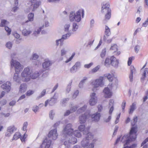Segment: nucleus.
Segmentation results:
<instances>
[{
  "instance_id": "f257e3e1",
  "label": "nucleus",
  "mask_w": 148,
  "mask_h": 148,
  "mask_svg": "<svg viewBox=\"0 0 148 148\" xmlns=\"http://www.w3.org/2000/svg\"><path fill=\"white\" fill-rule=\"evenodd\" d=\"M137 128L133 127L131 128L129 134L124 135L122 138L121 141L125 143L123 148H135L136 146V144H134L130 147L127 146L132 141H134L136 137Z\"/></svg>"
},
{
  "instance_id": "f03ea898",
  "label": "nucleus",
  "mask_w": 148,
  "mask_h": 148,
  "mask_svg": "<svg viewBox=\"0 0 148 148\" xmlns=\"http://www.w3.org/2000/svg\"><path fill=\"white\" fill-rule=\"evenodd\" d=\"M119 60L112 56L107 57L105 60L104 64L106 66H109L110 64L114 67L117 68L119 66Z\"/></svg>"
},
{
  "instance_id": "7ed1b4c3",
  "label": "nucleus",
  "mask_w": 148,
  "mask_h": 148,
  "mask_svg": "<svg viewBox=\"0 0 148 148\" xmlns=\"http://www.w3.org/2000/svg\"><path fill=\"white\" fill-rule=\"evenodd\" d=\"M84 14V10H80L75 13L73 12L71 13L69 16V19L71 21L74 20L77 22H79L81 19V15L83 18Z\"/></svg>"
},
{
  "instance_id": "20e7f679",
  "label": "nucleus",
  "mask_w": 148,
  "mask_h": 148,
  "mask_svg": "<svg viewBox=\"0 0 148 148\" xmlns=\"http://www.w3.org/2000/svg\"><path fill=\"white\" fill-rule=\"evenodd\" d=\"M103 77H100L98 79L91 81L90 85L93 87L92 89L93 91H96L99 87H102L103 86Z\"/></svg>"
},
{
  "instance_id": "39448f33",
  "label": "nucleus",
  "mask_w": 148,
  "mask_h": 148,
  "mask_svg": "<svg viewBox=\"0 0 148 148\" xmlns=\"http://www.w3.org/2000/svg\"><path fill=\"white\" fill-rule=\"evenodd\" d=\"M40 1L38 0H31L28 3V7L27 9L28 12L35 11L40 5Z\"/></svg>"
},
{
  "instance_id": "423d86ee",
  "label": "nucleus",
  "mask_w": 148,
  "mask_h": 148,
  "mask_svg": "<svg viewBox=\"0 0 148 148\" xmlns=\"http://www.w3.org/2000/svg\"><path fill=\"white\" fill-rule=\"evenodd\" d=\"M31 72L29 68H25L21 74L22 80L26 82L29 81L31 78Z\"/></svg>"
},
{
  "instance_id": "0eeeda50",
  "label": "nucleus",
  "mask_w": 148,
  "mask_h": 148,
  "mask_svg": "<svg viewBox=\"0 0 148 148\" xmlns=\"http://www.w3.org/2000/svg\"><path fill=\"white\" fill-rule=\"evenodd\" d=\"M11 64V66L14 67L16 73H19L23 68V66L21 65L18 62L13 59L12 60Z\"/></svg>"
},
{
  "instance_id": "6e6552de",
  "label": "nucleus",
  "mask_w": 148,
  "mask_h": 148,
  "mask_svg": "<svg viewBox=\"0 0 148 148\" xmlns=\"http://www.w3.org/2000/svg\"><path fill=\"white\" fill-rule=\"evenodd\" d=\"M72 125L71 124H68L66 125L63 129V134L66 136L72 135L73 132V130L72 128Z\"/></svg>"
},
{
  "instance_id": "1a4fd4ad",
  "label": "nucleus",
  "mask_w": 148,
  "mask_h": 148,
  "mask_svg": "<svg viewBox=\"0 0 148 148\" xmlns=\"http://www.w3.org/2000/svg\"><path fill=\"white\" fill-rule=\"evenodd\" d=\"M12 84L10 81H7L4 83L1 86V87L6 92L8 93L11 90V89Z\"/></svg>"
},
{
  "instance_id": "9d476101",
  "label": "nucleus",
  "mask_w": 148,
  "mask_h": 148,
  "mask_svg": "<svg viewBox=\"0 0 148 148\" xmlns=\"http://www.w3.org/2000/svg\"><path fill=\"white\" fill-rule=\"evenodd\" d=\"M90 99L89 101V104L91 106L95 105L97 103V98L95 92L92 93L90 95Z\"/></svg>"
},
{
  "instance_id": "9b49d317",
  "label": "nucleus",
  "mask_w": 148,
  "mask_h": 148,
  "mask_svg": "<svg viewBox=\"0 0 148 148\" xmlns=\"http://www.w3.org/2000/svg\"><path fill=\"white\" fill-rule=\"evenodd\" d=\"M90 116L89 112H86L84 114L82 115L79 117V122L81 124H83L85 123L86 119L89 118Z\"/></svg>"
},
{
  "instance_id": "f8f14e48",
  "label": "nucleus",
  "mask_w": 148,
  "mask_h": 148,
  "mask_svg": "<svg viewBox=\"0 0 148 148\" xmlns=\"http://www.w3.org/2000/svg\"><path fill=\"white\" fill-rule=\"evenodd\" d=\"M48 136L49 138L52 139L54 140L56 139L58 136L56 129L55 128L54 130H51L49 132Z\"/></svg>"
},
{
  "instance_id": "ddd939ff",
  "label": "nucleus",
  "mask_w": 148,
  "mask_h": 148,
  "mask_svg": "<svg viewBox=\"0 0 148 148\" xmlns=\"http://www.w3.org/2000/svg\"><path fill=\"white\" fill-rule=\"evenodd\" d=\"M103 92L104 97L105 98H110L112 95L111 90L108 87L105 88L103 90Z\"/></svg>"
},
{
  "instance_id": "4468645a",
  "label": "nucleus",
  "mask_w": 148,
  "mask_h": 148,
  "mask_svg": "<svg viewBox=\"0 0 148 148\" xmlns=\"http://www.w3.org/2000/svg\"><path fill=\"white\" fill-rule=\"evenodd\" d=\"M57 97H56L54 95L53 97L51 98L50 100L48 99L45 101V106L46 107L48 103L50 106H52L56 102Z\"/></svg>"
},
{
  "instance_id": "2eb2a0df",
  "label": "nucleus",
  "mask_w": 148,
  "mask_h": 148,
  "mask_svg": "<svg viewBox=\"0 0 148 148\" xmlns=\"http://www.w3.org/2000/svg\"><path fill=\"white\" fill-rule=\"evenodd\" d=\"M110 5L108 3L103 4L102 6L101 11L103 13H111V10L109 8Z\"/></svg>"
},
{
  "instance_id": "dca6fc26",
  "label": "nucleus",
  "mask_w": 148,
  "mask_h": 148,
  "mask_svg": "<svg viewBox=\"0 0 148 148\" xmlns=\"http://www.w3.org/2000/svg\"><path fill=\"white\" fill-rule=\"evenodd\" d=\"M140 71L142 75L141 80V81H143L145 78L148 76V68L141 69Z\"/></svg>"
},
{
  "instance_id": "f3484780",
  "label": "nucleus",
  "mask_w": 148,
  "mask_h": 148,
  "mask_svg": "<svg viewBox=\"0 0 148 148\" xmlns=\"http://www.w3.org/2000/svg\"><path fill=\"white\" fill-rule=\"evenodd\" d=\"M52 63L51 61L48 59H46L45 62L42 63V67L43 69L46 70L49 69V67L51 65Z\"/></svg>"
},
{
  "instance_id": "a211bd4d",
  "label": "nucleus",
  "mask_w": 148,
  "mask_h": 148,
  "mask_svg": "<svg viewBox=\"0 0 148 148\" xmlns=\"http://www.w3.org/2000/svg\"><path fill=\"white\" fill-rule=\"evenodd\" d=\"M32 32V30L30 28H25L22 31V34L24 36L28 37Z\"/></svg>"
},
{
  "instance_id": "6ab92c4d",
  "label": "nucleus",
  "mask_w": 148,
  "mask_h": 148,
  "mask_svg": "<svg viewBox=\"0 0 148 148\" xmlns=\"http://www.w3.org/2000/svg\"><path fill=\"white\" fill-rule=\"evenodd\" d=\"M130 73L129 75L130 81L132 82L133 81V74L136 73V71L134 67L133 66H131L130 67Z\"/></svg>"
},
{
  "instance_id": "aec40b11",
  "label": "nucleus",
  "mask_w": 148,
  "mask_h": 148,
  "mask_svg": "<svg viewBox=\"0 0 148 148\" xmlns=\"http://www.w3.org/2000/svg\"><path fill=\"white\" fill-rule=\"evenodd\" d=\"M15 128L14 126L9 127L7 130V132L5 134V136L7 137L10 136L11 134L13 132Z\"/></svg>"
},
{
  "instance_id": "412c9836",
  "label": "nucleus",
  "mask_w": 148,
  "mask_h": 148,
  "mask_svg": "<svg viewBox=\"0 0 148 148\" xmlns=\"http://www.w3.org/2000/svg\"><path fill=\"white\" fill-rule=\"evenodd\" d=\"M90 116L93 121H97L99 120L101 115L99 113L97 112L91 115L90 114Z\"/></svg>"
},
{
  "instance_id": "4be33fe9",
  "label": "nucleus",
  "mask_w": 148,
  "mask_h": 148,
  "mask_svg": "<svg viewBox=\"0 0 148 148\" xmlns=\"http://www.w3.org/2000/svg\"><path fill=\"white\" fill-rule=\"evenodd\" d=\"M78 128L80 131L84 132V134L85 132L87 133L88 132V129L87 128H86L85 126L84 125H80L79 126Z\"/></svg>"
},
{
  "instance_id": "5701e85b",
  "label": "nucleus",
  "mask_w": 148,
  "mask_h": 148,
  "mask_svg": "<svg viewBox=\"0 0 148 148\" xmlns=\"http://www.w3.org/2000/svg\"><path fill=\"white\" fill-rule=\"evenodd\" d=\"M51 143V141L50 140H48L47 138L44 140L42 145H45V148H48L50 145Z\"/></svg>"
},
{
  "instance_id": "b1692460",
  "label": "nucleus",
  "mask_w": 148,
  "mask_h": 148,
  "mask_svg": "<svg viewBox=\"0 0 148 148\" xmlns=\"http://www.w3.org/2000/svg\"><path fill=\"white\" fill-rule=\"evenodd\" d=\"M18 73L16 72L13 76V80L18 83L20 81V78L19 76Z\"/></svg>"
},
{
  "instance_id": "393cba45",
  "label": "nucleus",
  "mask_w": 148,
  "mask_h": 148,
  "mask_svg": "<svg viewBox=\"0 0 148 148\" xmlns=\"http://www.w3.org/2000/svg\"><path fill=\"white\" fill-rule=\"evenodd\" d=\"M86 135L85 137L84 138H86L87 140L90 142V141L92 140L93 138V135L90 132H88Z\"/></svg>"
},
{
  "instance_id": "a878e982",
  "label": "nucleus",
  "mask_w": 148,
  "mask_h": 148,
  "mask_svg": "<svg viewBox=\"0 0 148 148\" xmlns=\"http://www.w3.org/2000/svg\"><path fill=\"white\" fill-rule=\"evenodd\" d=\"M114 103V101L112 99H111L110 100L109 105V107L111 106L110 108L109 111V114H111L113 110V104Z\"/></svg>"
},
{
  "instance_id": "bb28decb",
  "label": "nucleus",
  "mask_w": 148,
  "mask_h": 148,
  "mask_svg": "<svg viewBox=\"0 0 148 148\" xmlns=\"http://www.w3.org/2000/svg\"><path fill=\"white\" fill-rule=\"evenodd\" d=\"M26 85L24 84H22L20 87L19 91L21 93H24L26 91Z\"/></svg>"
},
{
  "instance_id": "cd10ccee",
  "label": "nucleus",
  "mask_w": 148,
  "mask_h": 148,
  "mask_svg": "<svg viewBox=\"0 0 148 148\" xmlns=\"http://www.w3.org/2000/svg\"><path fill=\"white\" fill-rule=\"evenodd\" d=\"M111 17V13H106L105 16V18L103 21V22L104 23H106L107 21Z\"/></svg>"
},
{
  "instance_id": "c85d7f7f",
  "label": "nucleus",
  "mask_w": 148,
  "mask_h": 148,
  "mask_svg": "<svg viewBox=\"0 0 148 148\" xmlns=\"http://www.w3.org/2000/svg\"><path fill=\"white\" fill-rule=\"evenodd\" d=\"M136 103L134 102L132 103V104L130 106V109L129 113L132 114L133 112L136 109Z\"/></svg>"
},
{
  "instance_id": "c756f323",
  "label": "nucleus",
  "mask_w": 148,
  "mask_h": 148,
  "mask_svg": "<svg viewBox=\"0 0 148 148\" xmlns=\"http://www.w3.org/2000/svg\"><path fill=\"white\" fill-rule=\"evenodd\" d=\"M89 142L86 138H84L81 142L82 146L84 147H86L88 145V143Z\"/></svg>"
},
{
  "instance_id": "7c9ffc66",
  "label": "nucleus",
  "mask_w": 148,
  "mask_h": 148,
  "mask_svg": "<svg viewBox=\"0 0 148 148\" xmlns=\"http://www.w3.org/2000/svg\"><path fill=\"white\" fill-rule=\"evenodd\" d=\"M105 76L107 77L110 81L112 82L113 81L114 78V75L113 73H108L106 74Z\"/></svg>"
},
{
  "instance_id": "2f4dec72",
  "label": "nucleus",
  "mask_w": 148,
  "mask_h": 148,
  "mask_svg": "<svg viewBox=\"0 0 148 148\" xmlns=\"http://www.w3.org/2000/svg\"><path fill=\"white\" fill-rule=\"evenodd\" d=\"M105 28V35L107 36H110L111 34V32L110 28L106 25Z\"/></svg>"
},
{
  "instance_id": "473e14b6",
  "label": "nucleus",
  "mask_w": 148,
  "mask_h": 148,
  "mask_svg": "<svg viewBox=\"0 0 148 148\" xmlns=\"http://www.w3.org/2000/svg\"><path fill=\"white\" fill-rule=\"evenodd\" d=\"M109 36H107L106 35L104 36L103 37V40L105 42L108 43H110L112 41V39L109 38Z\"/></svg>"
},
{
  "instance_id": "72a5a7b5",
  "label": "nucleus",
  "mask_w": 148,
  "mask_h": 148,
  "mask_svg": "<svg viewBox=\"0 0 148 148\" xmlns=\"http://www.w3.org/2000/svg\"><path fill=\"white\" fill-rule=\"evenodd\" d=\"M86 108L87 106L86 105H84L83 107L77 110V112L79 114L82 113L85 111L86 109Z\"/></svg>"
},
{
  "instance_id": "f704fd0d",
  "label": "nucleus",
  "mask_w": 148,
  "mask_h": 148,
  "mask_svg": "<svg viewBox=\"0 0 148 148\" xmlns=\"http://www.w3.org/2000/svg\"><path fill=\"white\" fill-rule=\"evenodd\" d=\"M9 23V22L7 21L4 19H2L1 21V22L0 25V26L1 27H5L6 25H8Z\"/></svg>"
},
{
  "instance_id": "c9c22d12",
  "label": "nucleus",
  "mask_w": 148,
  "mask_h": 148,
  "mask_svg": "<svg viewBox=\"0 0 148 148\" xmlns=\"http://www.w3.org/2000/svg\"><path fill=\"white\" fill-rule=\"evenodd\" d=\"M40 75L38 71H36L33 73L32 75V79H35L37 78Z\"/></svg>"
},
{
  "instance_id": "e433bc0d",
  "label": "nucleus",
  "mask_w": 148,
  "mask_h": 148,
  "mask_svg": "<svg viewBox=\"0 0 148 148\" xmlns=\"http://www.w3.org/2000/svg\"><path fill=\"white\" fill-rule=\"evenodd\" d=\"M106 54V49L105 48H104L102 49L101 52L100 54V56L102 58H103Z\"/></svg>"
},
{
  "instance_id": "4c0bfd02",
  "label": "nucleus",
  "mask_w": 148,
  "mask_h": 148,
  "mask_svg": "<svg viewBox=\"0 0 148 148\" xmlns=\"http://www.w3.org/2000/svg\"><path fill=\"white\" fill-rule=\"evenodd\" d=\"M74 135L77 137L79 138L81 137L82 135L81 132L78 130H75L73 131Z\"/></svg>"
},
{
  "instance_id": "58836bf2",
  "label": "nucleus",
  "mask_w": 148,
  "mask_h": 148,
  "mask_svg": "<svg viewBox=\"0 0 148 148\" xmlns=\"http://www.w3.org/2000/svg\"><path fill=\"white\" fill-rule=\"evenodd\" d=\"M42 27H40L37 30H35L33 34V35L35 36H37L39 34L40 31H41Z\"/></svg>"
},
{
  "instance_id": "ea45409f",
  "label": "nucleus",
  "mask_w": 148,
  "mask_h": 148,
  "mask_svg": "<svg viewBox=\"0 0 148 148\" xmlns=\"http://www.w3.org/2000/svg\"><path fill=\"white\" fill-rule=\"evenodd\" d=\"M46 90L45 89H44L41 92V95L38 96L36 97V99L37 100H38L42 97L44 96L45 95L46 93Z\"/></svg>"
},
{
  "instance_id": "a19ab883",
  "label": "nucleus",
  "mask_w": 148,
  "mask_h": 148,
  "mask_svg": "<svg viewBox=\"0 0 148 148\" xmlns=\"http://www.w3.org/2000/svg\"><path fill=\"white\" fill-rule=\"evenodd\" d=\"M110 50L114 51V52H116L117 50V47L116 44H112V45L110 48Z\"/></svg>"
},
{
  "instance_id": "79ce46f5",
  "label": "nucleus",
  "mask_w": 148,
  "mask_h": 148,
  "mask_svg": "<svg viewBox=\"0 0 148 148\" xmlns=\"http://www.w3.org/2000/svg\"><path fill=\"white\" fill-rule=\"evenodd\" d=\"M71 33H68L65 34L63 35L61 39H62L63 40L64 39H66L69 38L71 36Z\"/></svg>"
},
{
  "instance_id": "37998d69",
  "label": "nucleus",
  "mask_w": 148,
  "mask_h": 148,
  "mask_svg": "<svg viewBox=\"0 0 148 148\" xmlns=\"http://www.w3.org/2000/svg\"><path fill=\"white\" fill-rule=\"evenodd\" d=\"M34 17V14L31 13L28 15V20L29 21H33Z\"/></svg>"
},
{
  "instance_id": "c03bdc74",
  "label": "nucleus",
  "mask_w": 148,
  "mask_h": 148,
  "mask_svg": "<svg viewBox=\"0 0 148 148\" xmlns=\"http://www.w3.org/2000/svg\"><path fill=\"white\" fill-rule=\"evenodd\" d=\"M69 140L71 144H74L77 143V140L76 138L74 137H71L69 138Z\"/></svg>"
},
{
  "instance_id": "a18cd8bd",
  "label": "nucleus",
  "mask_w": 148,
  "mask_h": 148,
  "mask_svg": "<svg viewBox=\"0 0 148 148\" xmlns=\"http://www.w3.org/2000/svg\"><path fill=\"white\" fill-rule=\"evenodd\" d=\"M78 25L75 23H74L73 24V27L72 31L73 32L76 31L78 28Z\"/></svg>"
},
{
  "instance_id": "49530a36",
  "label": "nucleus",
  "mask_w": 148,
  "mask_h": 148,
  "mask_svg": "<svg viewBox=\"0 0 148 148\" xmlns=\"http://www.w3.org/2000/svg\"><path fill=\"white\" fill-rule=\"evenodd\" d=\"M21 135L19 132H16L14 134L13 137V138L14 140H16L18 139L20 136Z\"/></svg>"
},
{
  "instance_id": "de8ad7c7",
  "label": "nucleus",
  "mask_w": 148,
  "mask_h": 148,
  "mask_svg": "<svg viewBox=\"0 0 148 148\" xmlns=\"http://www.w3.org/2000/svg\"><path fill=\"white\" fill-rule=\"evenodd\" d=\"M70 27V24H66L64 25V30L65 32H68L69 31V28Z\"/></svg>"
},
{
  "instance_id": "09e8293b",
  "label": "nucleus",
  "mask_w": 148,
  "mask_h": 148,
  "mask_svg": "<svg viewBox=\"0 0 148 148\" xmlns=\"http://www.w3.org/2000/svg\"><path fill=\"white\" fill-rule=\"evenodd\" d=\"M79 107L78 105H75L72 107L70 110L71 112L73 113L75 112Z\"/></svg>"
},
{
  "instance_id": "8fccbe9b",
  "label": "nucleus",
  "mask_w": 148,
  "mask_h": 148,
  "mask_svg": "<svg viewBox=\"0 0 148 148\" xmlns=\"http://www.w3.org/2000/svg\"><path fill=\"white\" fill-rule=\"evenodd\" d=\"M71 143H70L69 140H66V141L64 142V145L67 147H69L71 144Z\"/></svg>"
},
{
  "instance_id": "3c124183",
  "label": "nucleus",
  "mask_w": 148,
  "mask_h": 148,
  "mask_svg": "<svg viewBox=\"0 0 148 148\" xmlns=\"http://www.w3.org/2000/svg\"><path fill=\"white\" fill-rule=\"evenodd\" d=\"M79 93V91L78 90H75L73 95V98L74 99L75 98L78 96Z\"/></svg>"
},
{
  "instance_id": "603ef678",
  "label": "nucleus",
  "mask_w": 148,
  "mask_h": 148,
  "mask_svg": "<svg viewBox=\"0 0 148 148\" xmlns=\"http://www.w3.org/2000/svg\"><path fill=\"white\" fill-rule=\"evenodd\" d=\"M63 40L62 39L57 40L56 41V44L57 46H58L60 44L63 42Z\"/></svg>"
},
{
  "instance_id": "864d4df0",
  "label": "nucleus",
  "mask_w": 148,
  "mask_h": 148,
  "mask_svg": "<svg viewBox=\"0 0 148 148\" xmlns=\"http://www.w3.org/2000/svg\"><path fill=\"white\" fill-rule=\"evenodd\" d=\"M77 70V69L73 66L70 69V71L71 73H74Z\"/></svg>"
},
{
  "instance_id": "5fc2aeb1",
  "label": "nucleus",
  "mask_w": 148,
  "mask_h": 148,
  "mask_svg": "<svg viewBox=\"0 0 148 148\" xmlns=\"http://www.w3.org/2000/svg\"><path fill=\"white\" fill-rule=\"evenodd\" d=\"M134 57H131L129 58L127 62L128 66H130L133 60L134 59Z\"/></svg>"
},
{
  "instance_id": "6e6d98bb",
  "label": "nucleus",
  "mask_w": 148,
  "mask_h": 148,
  "mask_svg": "<svg viewBox=\"0 0 148 148\" xmlns=\"http://www.w3.org/2000/svg\"><path fill=\"white\" fill-rule=\"evenodd\" d=\"M6 45L7 48L9 49H10L12 47V44L11 42H8L7 43Z\"/></svg>"
},
{
  "instance_id": "4d7b16f0",
  "label": "nucleus",
  "mask_w": 148,
  "mask_h": 148,
  "mask_svg": "<svg viewBox=\"0 0 148 148\" xmlns=\"http://www.w3.org/2000/svg\"><path fill=\"white\" fill-rule=\"evenodd\" d=\"M39 57L38 55L36 53H34L33 54L32 56V58L33 60H36Z\"/></svg>"
},
{
  "instance_id": "13d9d810",
  "label": "nucleus",
  "mask_w": 148,
  "mask_h": 148,
  "mask_svg": "<svg viewBox=\"0 0 148 148\" xmlns=\"http://www.w3.org/2000/svg\"><path fill=\"white\" fill-rule=\"evenodd\" d=\"M27 125V122H25L24 123L23 127L22 128L23 130L25 131L26 130Z\"/></svg>"
},
{
  "instance_id": "bf43d9fd",
  "label": "nucleus",
  "mask_w": 148,
  "mask_h": 148,
  "mask_svg": "<svg viewBox=\"0 0 148 148\" xmlns=\"http://www.w3.org/2000/svg\"><path fill=\"white\" fill-rule=\"evenodd\" d=\"M74 66L77 69L78 68H80L81 66V63L80 62H76Z\"/></svg>"
},
{
  "instance_id": "052dcab7",
  "label": "nucleus",
  "mask_w": 148,
  "mask_h": 148,
  "mask_svg": "<svg viewBox=\"0 0 148 148\" xmlns=\"http://www.w3.org/2000/svg\"><path fill=\"white\" fill-rule=\"evenodd\" d=\"M66 51L64 48H63L61 50V55L62 56L65 55L66 53Z\"/></svg>"
},
{
  "instance_id": "680f3d73",
  "label": "nucleus",
  "mask_w": 148,
  "mask_h": 148,
  "mask_svg": "<svg viewBox=\"0 0 148 148\" xmlns=\"http://www.w3.org/2000/svg\"><path fill=\"white\" fill-rule=\"evenodd\" d=\"M137 117L135 116L133 119V121L132 122V125H134L135 123L137 122Z\"/></svg>"
},
{
  "instance_id": "e2e57ef3",
  "label": "nucleus",
  "mask_w": 148,
  "mask_h": 148,
  "mask_svg": "<svg viewBox=\"0 0 148 148\" xmlns=\"http://www.w3.org/2000/svg\"><path fill=\"white\" fill-rule=\"evenodd\" d=\"M75 55V53H73L72 54L71 56V57H70L69 58V59H68V60H67L66 61H65V62L66 63H68L69 62H70V61H71L72 60V59H73V58L74 56Z\"/></svg>"
},
{
  "instance_id": "0e129e2a",
  "label": "nucleus",
  "mask_w": 148,
  "mask_h": 148,
  "mask_svg": "<svg viewBox=\"0 0 148 148\" xmlns=\"http://www.w3.org/2000/svg\"><path fill=\"white\" fill-rule=\"evenodd\" d=\"M75 55V53H73L72 54L71 56V57H70L69 58V59H68V60H67L66 61H65V62L66 63H68L69 62H70V61H71L72 60V59H73V58L74 56Z\"/></svg>"
},
{
  "instance_id": "69168bd1",
  "label": "nucleus",
  "mask_w": 148,
  "mask_h": 148,
  "mask_svg": "<svg viewBox=\"0 0 148 148\" xmlns=\"http://www.w3.org/2000/svg\"><path fill=\"white\" fill-rule=\"evenodd\" d=\"M5 29L8 33V35L10 34L11 29L8 27H5Z\"/></svg>"
},
{
  "instance_id": "338daca9",
  "label": "nucleus",
  "mask_w": 148,
  "mask_h": 148,
  "mask_svg": "<svg viewBox=\"0 0 148 148\" xmlns=\"http://www.w3.org/2000/svg\"><path fill=\"white\" fill-rule=\"evenodd\" d=\"M71 83H69L66 89V91L67 93H69L71 90Z\"/></svg>"
},
{
  "instance_id": "774afa93",
  "label": "nucleus",
  "mask_w": 148,
  "mask_h": 148,
  "mask_svg": "<svg viewBox=\"0 0 148 148\" xmlns=\"http://www.w3.org/2000/svg\"><path fill=\"white\" fill-rule=\"evenodd\" d=\"M7 101L5 99H3L0 102V104L1 106L5 105L7 103Z\"/></svg>"
}]
</instances>
